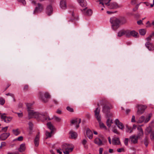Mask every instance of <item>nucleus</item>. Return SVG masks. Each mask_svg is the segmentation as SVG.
Masks as SVG:
<instances>
[{
  "instance_id": "nucleus-40",
  "label": "nucleus",
  "mask_w": 154,
  "mask_h": 154,
  "mask_svg": "<svg viewBox=\"0 0 154 154\" xmlns=\"http://www.w3.org/2000/svg\"><path fill=\"white\" fill-rule=\"evenodd\" d=\"M151 128L150 127H147L146 129V133H147V134H148L150 132H151Z\"/></svg>"
},
{
  "instance_id": "nucleus-29",
  "label": "nucleus",
  "mask_w": 154,
  "mask_h": 154,
  "mask_svg": "<svg viewBox=\"0 0 154 154\" xmlns=\"http://www.w3.org/2000/svg\"><path fill=\"white\" fill-rule=\"evenodd\" d=\"M70 134L72 138H75L77 137V133L75 132L71 131L70 132Z\"/></svg>"
},
{
  "instance_id": "nucleus-9",
  "label": "nucleus",
  "mask_w": 154,
  "mask_h": 154,
  "mask_svg": "<svg viewBox=\"0 0 154 154\" xmlns=\"http://www.w3.org/2000/svg\"><path fill=\"white\" fill-rule=\"evenodd\" d=\"M5 115L6 114L5 113L2 114L1 116V118L2 119H3L5 122L8 123L11 121L12 119V117L10 116H6Z\"/></svg>"
},
{
  "instance_id": "nucleus-36",
  "label": "nucleus",
  "mask_w": 154,
  "mask_h": 154,
  "mask_svg": "<svg viewBox=\"0 0 154 154\" xmlns=\"http://www.w3.org/2000/svg\"><path fill=\"white\" fill-rule=\"evenodd\" d=\"M124 35L127 37H130V31L128 30H124Z\"/></svg>"
},
{
  "instance_id": "nucleus-32",
  "label": "nucleus",
  "mask_w": 154,
  "mask_h": 154,
  "mask_svg": "<svg viewBox=\"0 0 154 154\" xmlns=\"http://www.w3.org/2000/svg\"><path fill=\"white\" fill-rule=\"evenodd\" d=\"M120 23L122 24H124L127 23V21L126 19L124 17H122L120 20Z\"/></svg>"
},
{
  "instance_id": "nucleus-48",
  "label": "nucleus",
  "mask_w": 154,
  "mask_h": 154,
  "mask_svg": "<svg viewBox=\"0 0 154 154\" xmlns=\"http://www.w3.org/2000/svg\"><path fill=\"white\" fill-rule=\"evenodd\" d=\"M23 140V137L22 136H20L18 137L17 139H14V140H18L19 141H21Z\"/></svg>"
},
{
  "instance_id": "nucleus-62",
  "label": "nucleus",
  "mask_w": 154,
  "mask_h": 154,
  "mask_svg": "<svg viewBox=\"0 0 154 154\" xmlns=\"http://www.w3.org/2000/svg\"><path fill=\"white\" fill-rule=\"evenodd\" d=\"M136 3V0H132L131 1V4L132 5H134Z\"/></svg>"
},
{
  "instance_id": "nucleus-16",
  "label": "nucleus",
  "mask_w": 154,
  "mask_h": 154,
  "mask_svg": "<svg viewBox=\"0 0 154 154\" xmlns=\"http://www.w3.org/2000/svg\"><path fill=\"white\" fill-rule=\"evenodd\" d=\"M60 7L63 9H65L66 8V0H61L60 3Z\"/></svg>"
},
{
  "instance_id": "nucleus-21",
  "label": "nucleus",
  "mask_w": 154,
  "mask_h": 154,
  "mask_svg": "<svg viewBox=\"0 0 154 154\" xmlns=\"http://www.w3.org/2000/svg\"><path fill=\"white\" fill-rule=\"evenodd\" d=\"M112 144L113 145H119L120 143L118 138H114L112 139Z\"/></svg>"
},
{
  "instance_id": "nucleus-42",
  "label": "nucleus",
  "mask_w": 154,
  "mask_h": 154,
  "mask_svg": "<svg viewBox=\"0 0 154 154\" xmlns=\"http://www.w3.org/2000/svg\"><path fill=\"white\" fill-rule=\"evenodd\" d=\"M29 128L30 130H32L33 125L32 123L31 122H29Z\"/></svg>"
},
{
  "instance_id": "nucleus-41",
  "label": "nucleus",
  "mask_w": 154,
  "mask_h": 154,
  "mask_svg": "<svg viewBox=\"0 0 154 154\" xmlns=\"http://www.w3.org/2000/svg\"><path fill=\"white\" fill-rule=\"evenodd\" d=\"M144 143L146 146H147L148 144V141L147 137H145L144 141Z\"/></svg>"
},
{
  "instance_id": "nucleus-7",
  "label": "nucleus",
  "mask_w": 154,
  "mask_h": 154,
  "mask_svg": "<svg viewBox=\"0 0 154 154\" xmlns=\"http://www.w3.org/2000/svg\"><path fill=\"white\" fill-rule=\"evenodd\" d=\"M136 107L138 108L137 114L138 115H140L143 113L147 108L146 106L142 105L137 104Z\"/></svg>"
},
{
  "instance_id": "nucleus-35",
  "label": "nucleus",
  "mask_w": 154,
  "mask_h": 154,
  "mask_svg": "<svg viewBox=\"0 0 154 154\" xmlns=\"http://www.w3.org/2000/svg\"><path fill=\"white\" fill-rule=\"evenodd\" d=\"M132 131V129H131V128L127 125L126 126V132L129 133H131Z\"/></svg>"
},
{
  "instance_id": "nucleus-47",
  "label": "nucleus",
  "mask_w": 154,
  "mask_h": 154,
  "mask_svg": "<svg viewBox=\"0 0 154 154\" xmlns=\"http://www.w3.org/2000/svg\"><path fill=\"white\" fill-rule=\"evenodd\" d=\"M117 151L118 152H124L125 151V150L124 148H120L117 149Z\"/></svg>"
},
{
  "instance_id": "nucleus-44",
  "label": "nucleus",
  "mask_w": 154,
  "mask_h": 154,
  "mask_svg": "<svg viewBox=\"0 0 154 154\" xmlns=\"http://www.w3.org/2000/svg\"><path fill=\"white\" fill-rule=\"evenodd\" d=\"M17 1L21 3L23 5H25L26 4V2L25 0H17Z\"/></svg>"
},
{
  "instance_id": "nucleus-6",
  "label": "nucleus",
  "mask_w": 154,
  "mask_h": 154,
  "mask_svg": "<svg viewBox=\"0 0 154 154\" xmlns=\"http://www.w3.org/2000/svg\"><path fill=\"white\" fill-rule=\"evenodd\" d=\"M39 98L44 102L46 103L48 101L47 99L50 97V95L49 93L48 92H45L44 93L42 92H39Z\"/></svg>"
},
{
  "instance_id": "nucleus-23",
  "label": "nucleus",
  "mask_w": 154,
  "mask_h": 154,
  "mask_svg": "<svg viewBox=\"0 0 154 154\" xmlns=\"http://www.w3.org/2000/svg\"><path fill=\"white\" fill-rule=\"evenodd\" d=\"M94 143L99 146L103 145L102 140L98 138H96L94 140Z\"/></svg>"
},
{
  "instance_id": "nucleus-18",
  "label": "nucleus",
  "mask_w": 154,
  "mask_h": 154,
  "mask_svg": "<svg viewBox=\"0 0 154 154\" xmlns=\"http://www.w3.org/2000/svg\"><path fill=\"white\" fill-rule=\"evenodd\" d=\"M137 129L139 131V132L136 137L138 139L141 138L143 134V131L141 128L140 127L138 128Z\"/></svg>"
},
{
  "instance_id": "nucleus-60",
  "label": "nucleus",
  "mask_w": 154,
  "mask_h": 154,
  "mask_svg": "<svg viewBox=\"0 0 154 154\" xmlns=\"http://www.w3.org/2000/svg\"><path fill=\"white\" fill-rule=\"evenodd\" d=\"M137 23L138 25H140L142 23V21L141 20H140L137 21Z\"/></svg>"
},
{
  "instance_id": "nucleus-28",
  "label": "nucleus",
  "mask_w": 154,
  "mask_h": 154,
  "mask_svg": "<svg viewBox=\"0 0 154 154\" xmlns=\"http://www.w3.org/2000/svg\"><path fill=\"white\" fill-rule=\"evenodd\" d=\"M138 33L134 30L130 31V36H132L134 37H137Z\"/></svg>"
},
{
  "instance_id": "nucleus-15",
  "label": "nucleus",
  "mask_w": 154,
  "mask_h": 154,
  "mask_svg": "<svg viewBox=\"0 0 154 154\" xmlns=\"http://www.w3.org/2000/svg\"><path fill=\"white\" fill-rule=\"evenodd\" d=\"M82 11L85 15L87 16H91L92 13L91 9H87L86 8H84Z\"/></svg>"
},
{
  "instance_id": "nucleus-19",
  "label": "nucleus",
  "mask_w": 154,
  "mask_h": 154,
  "mask_svg": "<svg viewBox=\"0 0 154 154\" xmlns=\"http://www.w3.org/2000/svg\"><path fill=\"white\" fill-rule=\"evenodd\" d=\"M39 133L38 132L36 135L34 140V143L36 146H38L39 145Z\"/></svg>"
},
{
  "instance_id": "nucleus-5",
  "label": "nucleus",
  "mask_w": 154,
  "mask_h": 154,
  "mask_svg": "<svg viewBox=\"0 0 154 154\" xmlns=\"http://www.w3.org/2000/svg\"><path fill=\"white\" fill-rule=\"evenodd\" d=\"M62 150L64 154H69L73 150V148L70 144L64 143L61 146Z\"/></svg>"
},
{
  "instance_id": "nucleus-39",
  "label": "nucleus",
  "mask_w": 154,
  "mask_h": 154,
  "mask_svg": "<svg viewBox=\"0 0 154 154\" xmlns=\"http://www.w3.org/2000/svg\"><path fill=\"white\" fill-rule=\"evenodd\" d=\"M152 114H149L147 116H146V119H145L144 122L146 123L150 120Z\"/></svg>"
},
{
  "instance_id": "nucleus-55",
  "label": "nucleus",
  "mask_w": 154,
  "mask_h": 154,
  "mask_svg": "<svg viewBox=\"0 0 154 154\" xmlns=\"http://www.w3.org/2000/svg\"><path fill=\"white\" fill-rule=\"evenodd\" d=\"M8 128V126H6V127L3 128H2V131H4L6 132L7 131Z\"/></svg>"
},
{
  "instance_id": "nucleus-10",
  "label": "nucleus",
  "mask_w": 154,
  "mask_h": 154,
  "mask_svg": "<svg viewBox=\"0 0 154 154\" xmlns=\"http://www.w3.org/2000/svg\"><path fill=\"white\" fill-rule=\"evenodd\" d=\"M43 9V5L41 3H38L37 6L35 8L33 11V14H35L36 12L42 11Z\"/></svg>"
},
{
  "instance_id": "nucleus-1",
  "label": "nucleus",
  "mask_w": 154,
  "mask_h": 154,
  "mask_svg": "<svg viewBox=\"0 0 154 154\" xmlns=\"http://www.w3.org/2000/svg\"><path fill=\"white\" fill-rule=\"evenodd\" d=\"M26 106L28 112V117L29 119L34 118L42 122L47 120L48 119L51 120L47 112H38L35 111L32 109L33 107L32 104L31 103L27 104Z\"/></svg>"
},
{
  "instance_id": "nucleus-53",
  "label": "nucleus",
  "mask_w": 154,
  "mask_h": 154,
  "mask_svg": "<svg viewBox=\"0 0 154 154\" xmlns=\"http://www.w3.org/2000/svg\"><path fill=\"white\" fill-rule=\"evenodd\" d=\"M17 115L19 117H22L23 116V113L22 112L20 113L17 112L16 113Z\"/></svg>"
},
{
  "instance_id": "nucleus-33",
  "label": "nucleus",
  "mask_w": 154,
  "mask_h": 154,
  "mask_svg": "<svg viewBox=\"0 0 154 154\" xmlns=\"http://www.w3.org/2000/svg\"><path fill=\"white\" fill-rule=\"evenodd\" d=\"M106 123L107 125L109 127H110L111 126V124L113 123V122L112 119H108L107 120Z\"/></svg>"
},
{
  "instance_id": "nucleus-3",
  "label": "nucleus",
  "mask_w": 154,
  "mask_h": 154,
  "mask_svg": "<svg viewBox=\"0 0 154 154\" xmlns=\"http://www.w3.org/2000/svg\"><path fill=\"white\" fill-rule=\"evenodd\" d=\"M110 22L111 24L112 28L114 30H116L119 27L120 21L117 18L114 17L110 18Z\"/></svg>"
},
{
  "instance_id": "nucleus-37",
  "label": "nucleus",
  "mask_w": 154,
  "mask_h": 154,
  "mask_svg": "<svg viewBox=\"0 0 154 154\" xmlns=\"http://www.w3.org/2000/svg\"><path fill=\"white\" fill-rule=\"evenodd\" d=\"M124 35V30H122L120 31L118 33V36L119 37H121Z\"/></svg>"
},
{
  "instance_id": "nucleus-57",
  "label": "nucleus",
  "mask_w": 154,
  "mask_h": 154,
  "mask_svg": "<svg viewBox=\"0 0 154 154\" xmlns=\"http://www.w3.org/2000/svg\"><path fill=\"white\" fill-rule=\"evenodd\" d=\"M135 122V117L134 116H133L131 119V122Z\"/></svg>"
},
{
  "instance_id": "nucleus-61",
  "label": "nucleus",
  "mask_w": 154,
  "mask_h": 154,
  "mask_svg": "<svg viewBox=\"0 0 154 154\" xmlns=\"http://www.w3.org/2000/svg\"><path fill=\"white\" fill-rule=\"evenodd\" d=\"M112 131L115 133H116L117 134H119V132L117 131V130L116 129H114Z\"/></svg>"
},
{
  "instance_id": "nucleus-58",
  "label": "nucleus",
  "mask_w": 154,
  "mask_h": 154,
  "mask_svg": "<svg viewBox=\"0 0 154 154\" xmlns=\"http://www.w3.org/2000/svg\"><path fill=\"white\" fill-rule=\"evenodd\" d=\"M103 149L102 148H100L99 149V154H102Z\"/></svg>"
},
{
  "instance_id": "nucleus-4",
  "label": "nucleus",
  "mask_w": 154,
  "mask_h": 154,
  "mask_svg": "<svg viewBox=\"0 0 154 154\" xmlns=\"http://www.w3.org/2000/svg\"><path fill=\"white\" fill-rule=\"evenodd\" d=\"M111 0H106L104 4L110 9H115L119 7L118 4L115 2H112L110 3Z\"/></svg>"
},
{
  "instance_id": "nucleus-2",
  "label": "nucleus",
  "mask_w": 154,
  "mask_h": 154,
  "mask_svg": "<svg viewBox=\"0 0 154 154\" xmlns=\"http://www.w3.org/2000/svg\"><path fill=\"white\" fill-rule=\"evenodd\" d=\"M100 104L103 106L102 110V112L105 114L108 118L111 117L112 114L110 111L111 108L109 102L105 99H103L100 101Z\"/></svg>"
},
{
  "instance_id": "nucleus-51",
  "label": "nucleus",
  "mask_w": 154,
  "mask_h": 154,
  "mask_svg": "<svg viewBox=\"0 0 154 154\" xmlns=\"http://www.w3.org/2000/svg\"><path fill=\"white\" fill-rule=\"evenodd\" d=\"M28 87L29 86L28 85H25L23 88V90L25 91H27L28 90Z\"/></svg>"
},
{
  "instance_id": "nucleus-22",
  "label": "nucleus",
  "mask_w": 154,
  "mask_h": 154,
  "mask_svg": "<svg viewBox=\"0 0 154 154\" xmlns=\"http://www.w3.org/2000/svg\"><path fill=\"white\" fill-rule=\"evenodd\" d=\"M87 135L88 138L90 139H92L93 137V134L92 131L90 129H88L86 131Z\"/></svg>"
},
{
  "instance_id": "nucleus-20",
  "label": "nucleus",
  "mask_w": 154,
  "mask_h": 154,
  "mask_svg": "<svg viewBox=\"0 0 154 154\" xmlns=\"http://www.w3.org/2000/svg\"><path fill=\"white\" fill-rule=\"evenodd\" d=\"M130 139L131 140V142L134 144L137 143L138 139V138L134 135L131 136Z\"/></svg>"
},
{
  "instance_id": "nucleus-43",
  "label": "nucleus",
  "mask_w": 154,
  "mask_h": 154,
  "mask_svg": "<svg viewBox=\"0 0 154 154\" xmlns=\"http://www.w3.org/2000/svg\"><path fill=\"white\" fill-rule=\"evenodd\" d=\"M87 142V141L85 139H84L83 140L82 142V144L84 146V147L85 148H87V146L85 145Z\"/></svg>"
},
{
  "instance_id": "nucleus-34",
  "label": "nucleus",
  "mask_w": 154,
  "mask_h": 154,
  "mask_svg": "<svg viewBox=\"0 0 154 154\" xmlns=\"http://www.w3.org/2000/svg\"><path fill=\"white\" fill-rule=\"evenodd\" d=\"M145 119V116H142L139 118L137 122L140 123H142L143 122H144Z\"/></svg>"
},
{
  "instance_id": "nucleus-27",
  "label": "nucleus",
  "mask_w": 154,
  "mask_h": 154,
  "mask_svg": "<svg viewBox=\"0 0 154 154\" xmlns=\"http://www.w3.org/2000/svg\"><path fill=\"white\" fill-rule=\"evenodd\" d=\"M53 132V131H51V132H49L47 131H46L45 133V135L46 136V139L51 137L52 134Z\"/></svg>"
},
{
  "instance_id": "nucleus-12",
  "label": "nucleus",
  "mask_w": 154,
  "mask_h": 154,
  "mask_svg": "<svg viewBox=\"0 0 154 154\" xmlns=\"http://www.w3.org/2000/svg\"><path fill=\"white\" fill-rule=\"evenodd\" d=\"M53 8L51 5H48L46 8V13L48 16H50L52 13Z\"/></svg>"
},
{
  "instance_id": "nucleus-30",
  "label": "nucleus",
  "mask_w": 154,
  "mask_h": 154,
  "mask_svg": "<svg viewBox=\"0 0 154 154\" xmlns=\"http://www.w3.org/2000/svg\"><path fill=\"white\" fill-rule=\"evenodd\" d=\"M12 131L13 134L16 136L19 135L20 133V131L18 129H13Z\"/></svg>"
},
{
  "instance_id": "nucleus-54",
  "label": "nucleus",
  "mask_w": 154,
  "mask_h": 154,
  "mask_svg": "<svg viewBox=\"0 0 154 154\" xmlns=\"http://www.w3.org/2000/svg\"><path fill=\"white\" fill-rule=\"evenodd\" d=\"M6 95L7 96H10L13 98L14 97V94H12V93H9L8 94H6Z\"/></svg>"
},
{
  "instance_id": "nucleus-63",
  "label": "nucleus",
  "mask_w": 154,
  "mask_h": 154,
  "mask_svg": "<svg viewBox=\"0 0 154 154\" xmlns=\"http://www.w3.org/2000/svg\"><path fill=\"white\" fill-rule=\"evenodd\" d=\"M1 145L3 147L5 146L6 145V143L5 142H2L1 143Z\"/></svg>"
},
{
  "instance_id": "nucleus-45",
  "label": "nucleus",
  "mask_w": 154,
  "mask_h": 154,
  "mask_svg": "<svg viewBox=\"0 0 154 154\" xmlns=\"http://www.w3.org/2000/svg\"><path fill=\"white\" fill-rule=\"evenodd\" d=\"M5 103V100L2 97H0V104L3 105Z\"/></svg>"
},
{
  "instance_id": "nucleus-59",
  "label": "nucleus",
  "mask_w": 154,
  "mask_h": 154,
  "mask_svg": "<svg viewBox=\"0 0 154 154\" xmlns=\"http://www.w3.org/2000/svg\"><path fill=\"white\" fill-rule=\"evenodd\" d=\"M72 18L70 20V21L73 22L74 21V20L75 19L74 17V14H73V13L72 14Z\"/></svg>"
},
{
  "instance_id": "nucleus-11",
  "label": "nucleus",
  "mask_w": 154,
  "mask_h": 154,
  "mask_svg": "<svg viewBox=\"0 0 154 154\" xmlns=\"http://www.w3.org/2000/svg\"><path fill=\"white\" fill-rule=\"evenodd\" d=\"M81 120L80 119H75L72 120L71 121V123L72 124L76 125V128H78L79 127V124L81 123Z\"/></svg>"
},
{
  "instance_id": "nucleus-50",
  "label": "nucleus",
  "mask_w": 154,
  "mask_h": 154,
  "mask_svg": "<svg viewBox=\"0 0 154 154\" xmlns=\"http://www.w3.org/2000/svg\"><path fill=\"white\" fill-rule=\"evenodd\" d=\"M55 120L57 122H60L61 121V119L60 118L57 117H54Z\"/></svg>"
},
{
  "instance_id": "nucleus-25",
  "label": "nucleus",
  "mask_w": 154,
  "mask_h": 154,
  "mask_svg": "<svg viewBox=\"0 0 154 154\" xmlns=\"http://www.w3.org/2000/svg\"><path fill=\"white\" fill-rule=\"evenodd\" d=\"M47 125L48 128L50 129L51 131H54V130L55 129V128L50 122H48L47 123Z\"/></svg>"
},
{
  "instance_id": "nucleus-17",
  "label": "nucleus",
  "mask_w": 154,
  "mask_h": 154,
  "mask_svg": "<svg viewBox=\"0 0 154 154\" xmlns=\"http://www.w3.org/2000/svg\"><path fill=\"white\" fill-rule=\"evenodd\" d=\"M115 124L120 129H122L124 128V126L122 123L120 122L118 119L116 120Z\"/></svg>"
},
{
  "instance_id": "nucleus-31",
  "label": "nucleus",
  "mask_w": 154,
  "mask_h": 154,
  "mask_svg": "<svg viewBox=\"0 0 154 154\" xmlns=\"http://www.w3.org/2000/svg\"><path fill=\"white\" fill-rule=\"evenodd\" d=\"M98 123H99L100 127L101 128L105 130L106 129V127L101 121H100V122H98Z\"/></svg>"
},
{
  "instance_id": "nucleus-56",
  "label": "nucleus",
  "mask_w": 154,
  "mask_h": 154,
  "mask_svg": "<svg viewBox=\"0 0 154 154\" xmlns=\"http://www.w3.org/2000/svg\"><path fill=\"white\" fill-rule=\"evenodd\" d=\"M151 37H150V36L149 35V37L146 38V39L148 41V42H149V41H151Z\"/></svg>"
},
{
  "instance_id": "nucleus-14",
  "label": "nucleus",
  "mask_w": 154,
  "mask_h": 154,
  "mask_svg": "<svg viewBox=\"0 0 154 154\" xmlns=\"http://www.w3.org/2000/svg\"><path fill=\"white\" fill-rule=\"evenodd\" d=\"M10 133H5L0 135V140H6L10 135Z\"/></svg>"
},
{
  "instance_id": "nucleus-38",
  "label": "nucleus",
  "mask_w": 154,
  "mask_h": 154,
  "mask_svg": "<svg viewBox=\"0 0 154 154\" xmlns=\"http://www.w3.org/2000/svg\"><path fill=\"white\" fill-rule=\"evenodd\" d=\"M139 32L140 35H144L146 34V31L144 29H141L139 30Z\"/></svg>"
},
{
  "instance_id": "nucleus-49",
  "label": "nucleus",
  "mask_w": 154,
  "mask_h": 154,
  "mask_svg": "<svg viewBox=\"0 0 154 154\" xmlns=\"http://www.w3.org/2000/svg\"><path fill=\"white\" fill-rule=\"evenodd\" d=\"M66 109L67 110L70 112H73V109L69 106H67L66 107Z\"/></svg>"
},
{
  "instance_id": "nucleus-8",
  "label": "nucleus",
  "mask_w": 154,
  "mask_h": 154,
  "mask_svg": "<svg viewBox=\"0 0 154 154\" xmlns=\"http://www.w3.org/2000/svg\"><path fill=\"white\" fill-rule=\"evenodd\" d=\"M100 109L98 107L94 111V116L98 122H100L101 120V117L100 114Z\"/></svg>"
},
{
  "instance_id": "nucleus-46",
  "label": "nucleus",
  "mask_w": 154,
  "mask_h": 154,
  "mask_svg": "<svg viewBox=\"0 0 154 154\" xmlns=\"http://www.w3.org/2000/svg\"><path fill=\"white\" fill-rule=\"evenodd\" d=\"M150 137L152 140H154V131H152L151 132Z\"/></svg>"
},
{
  "instance_id": "nucleus-52",
  "label": "nucleus",
  "mask_w": 154,
  "mask_h": 154,
  "mask_svg": "<svg viewBox=\"0 0 154 154\" xmlns=\"http://www.w3.org/2000/svg\"><path fill=\"white\" fill-rule=\"evenodd\" d=\"M128 139L127 138H126L124 140V143L125 145L127 146L128 144Z\"/></svg>"
},
{
  "instance_id": "nucleus-26",
  "label": "nucleus",
  "mask_w": 154,
  "mask_h": 154,
  "mask_svg": "<svg viewBox=\"0 0 154 154\" xmlns=\"http://www.w3.org/2000/svg\"><path fill=\"white\" fill-rule=\"evenodd\" d=\"M26 149L25 145L24 143L21 144L18 150L20 152H22L24 151Z\"/></svg>"
},
{
  "instance_id": "nucleus-13",
  "label": "nucleus",
  "mask_w": 154,
  "mask_h": 154,
  "mask_svg": "<svg viewBox=\"0 0 154 154\" xmlns=\"http://www.w3.org/2000/svg\"><path fill=\"white\" fill-rule=\"evenodd\" d=\"M146 47L149 51H152L154 50V47L153 44L149 42H146L145 44Z\"/></svg>"
},
{
  "instance_id": "nucleus-64",
  "label": "nucleus",
  "mask_w": 154,
  "mask_h": 154,
  "mask_svg": "<svg viewBox=\"0 0 154 154\" xmlns=\"http://www.w3.org/2000/svg\"><path fill=\"white\" fill-rule=\"evenodd\" d=\"M57 153H59L60 154H62V152L59 149H57Z\"/></svg>"
},
{
  "instance_id": "nucleus-24",
  "label": "nucleus",
  "mask_w": 154,
  "mask_h": 154,
  "mask_svg": "<svg viewBox=\"0 0 154 154\" xmlns=\"http://www.w3.org/2000/svg\"><path fill=\"white\" fill-rule=\"evenodd\" d=\"M78 2L82 7H85L87 5V3L84 0H78Z\"/></svg>"
}]
</instances>
